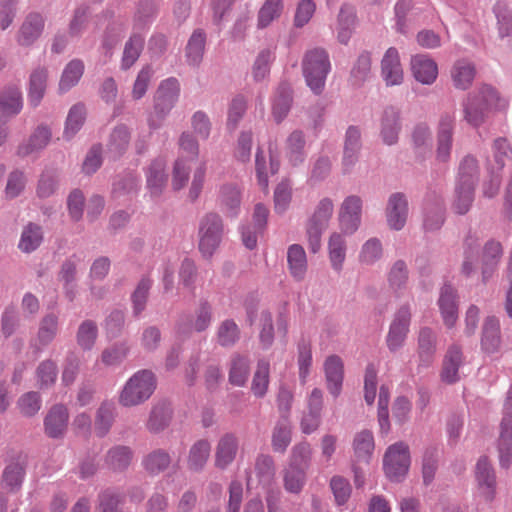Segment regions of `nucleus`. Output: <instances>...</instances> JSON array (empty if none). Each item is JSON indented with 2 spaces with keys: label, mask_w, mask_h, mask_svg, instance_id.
Wrapping results in <instances>:
<instances>
[{
  "label": "nucleus",
  "mask_w": 512,
  "mask_h": 512,
  "mask_svg": "<svg viewBox=\"0 0 512 512\" xmlns=\"http://www.w3.org/2000/svg\"><path fill=\"white\" fill-rule=\"evenodd\" d=\"M130 134L125 126H119L114 129L110 136L108 149L114 157L124 153L129 145Z\"/></svg>",
  "instance_id": "774afa93"
},
{
  "label": "nucleus",
  "mask_w": 512,
  "mask_h": 512,
  "mask_svg": "<svg viewBox=\"0 0 512 512\" xmlns=\"http://www.w3.org/2000/svg\"><path fill=\"white\" fill-rule=\"evenodd\" d=\"M361 133L355 126H350L346 132L343 165L345 170L350 169L357 160V154L361 147Z\"/></svg>",
  "instance_id": "7c9ffc66"
},
{
  "label": "nucleus",
  "mask_w": 512,
  "mask_h": 512,
  "mask_svg": "<svg viewBox=\"0 0 512 512\" xmlns=\"http://www.w3.org/2000/svg\"><path fill=\"white\" fill-rule=\"evenodd\" d=\"M115 406L111 402H103L97 410L95 419V431L99 436H104L110 430L114 421Z\"/></svg>",
  "instance_id": "864d4df0"
},
{
  "label": "nucleus",
  "mask_w": 512,
  "mask_h": 512,
  "mask_svg": "<svg viewBox=\"0 0 512 512\" xmlns=\"http://www.w3.org/2000/svg\"><path fill=\"white\" fill-rule=\"evenodd\" d=\"M438 304L444 324L448 328H452L458 318L456 293L452 286L445 285L442 287Z\"/></svg>",
  "instance_id": "412c9836"
},
{
  "label": "nucleus",
  "mask_w": 512,
  "mask_h": 512,
  "mask_svg": "<svg viewBox=\"0 0 512 512\" xmlns=\"http://www.w3.org/2000/svg\"><path fill=\"white\" fill-rule=\"evenodd\" d=\"M410 311L406 307L399 309L391 323L387 335V345L391 351H395L402 346L409 331Z\"/></svg>",
  "instance_id": "f8f14e48"
},
{
  "label": "nucleus",
  "mask_w": 512,
  "mask_h": 512,
  "mask_svg": "<svg viewBox=\"0 0 512 512\" xmlns=\"http://www.w3.org/2000/svg\"><path fill=\"white\" fill-rule=\"evenodd\" d=\"M502 256V246L500 242L488 241L481 253L482 277L485 282L494 272Z\"/></svg>",
  "instance_id": "5701e85b"
},
{
  "label": "nucleus",
  "mask_w": 512,
  "mask_h": 512,
  "mask_svg": "<svg viewBox=\"0 0 512 512\" xmlns=\"http://www.w3.org/2000/svg\"><path fill=\"white\" fill-rule=\"evenodd\" d=\"M478 175L477 160L474 157H465L459 167L458 185L475 186Z\"/></svg>",
  "instance_id": "e2e57ef3"
},
{
  "label": "nucleus",
  "mask_w": 512,
  "mask_h": 512,
  "mask_svg": "<svg viewBox=\"0 0 512 512\" xmlns=\"http://www.w3.org/2000/svg\"><path fill=\"white\" fill-rule=\"evenodd\" d=\"M171 464V456L162 449H156L149 453L143 460L144 468L150 474H159Z\"/></svg>",
  "instance_id": "8fccbe9b"
},
{
  "label": "nucleus",
  "mask_w": 512,
  "mask_h": 512,
  "mask_svg": "<svg viewBox=\"0 0 512 512\" xmlns=\"http://www.w3.org/2000/svg\"><path fill=\"white\" fill-rule=\"evenodd\" d=\"M475 66L467 60H458L451 69V78L455 88L460 90L468 89L475 78Z\"/></svg>",
  "instance_id": "393cba45"
},
{
  "label": "nucleus",
  "mask_w": 512,
  "mask_h": 512,
  "mask_svg": "<svg viewBox=\"0 0 512 512\" xmlns=\"http://www.w3.org/2000/svg\"><path fill=\"white\" fill-rule=\"evenodd\" d=\"M462 364V352L457 346H451L445 356L442 369V380L446 383L456 382L458 377V369Z\"/></svg>",
  "instance_id": "473e14b6"
},
{
  "label": "nucleus",
  "mask_w": 512,
  "mask_h": 512,
  "mask_svg": "<svg viewBox=\"0 0 512 512\" xmlns=\"http://www.w3.org/2000/svg\"><path fill=\"white\" fill-rule=\"evenodd\" d=\"M58 332V317L49 314L46 315L40 322L37 340L40 345L46 346L51 343L56 337Z\"/></svg>",
  "instance_id": "0e129e2a"
},
{
  "label": "nucleus",
  "mask_w": 512,
  "mask_h": 512,
  "mask_svg": "<svg viewBox=\"0 0 512 512\" xmlns=\"http://www.w3.org/2000/svg\"><path fill=\"white\" fill-rule=\"evenodd\" d=\"M21 109V93L17 88H8L0 94V122L18 114Z\"/></svg>",
  "instance_id": "c85d7f7f"
},
{
  "label": "nucleus",
  "mask_w": 512,
  "mask_h": 512,
  "mask_svg": "<svg viewBox=\"0 0 512 512\" xmlns=\"http://www.w3.org/2000/svg\"><path fill=\"white\" fill-rule=\"evenodd\" d=\"M462 105L464 119L474 127L480 126L490 112L476 94H468Z\"/></svg>",
  "instance_id": "4be33fe9"
},
{
  "label": "nucleus",
  "mask_w": 512,
  "mask_h": 512,
  "mask_svg": "<svg viewBox=\"0 0 512 512\" xmlns=\"http://www.w3.org/2000/svg\"><path fill=\"white\" fill-rule=\"evenodd\" d=\"M155 389V375L149 370H140L126 381L119 393L118 401L124 407L138 406L147 401Z\"/></svg>",
  "instance_id": "f257e3e1"
},
{
  "label": "nucleus",
  "mask_w": 512,
  "mask_h": 512,
  "mask_svg": "<svg viewBox=\"0 0 512 512\" xmlns=\"http://www.w3.org/2000/svg\"><path fill=\"white\" fill-rule=\"evenodd\" d=\"M306 470L300 466L287 465L283 470V483L286 491L294 494L301 492L306 482Z\"/></svg>",
  "instance_id": "4c0bfd02"
},
{
  "label": "nucleus",
  "mask_w": 512,
  "mask_h": 512,
  "mask_svg": "<svg viewBox=\"0 0 512 512\" xmlns=\"http://www.w3.org/2000/svg\"><path fill=\"white\" fill-rule=\"evenodd\" d=\"M171 414V409L166 404L154 406L147 422L148 430L154 433L164 430L169 425Z\"/></svg>",
  "instance_id": "09e8293b"
},
{
  "label": "nucleus",
  "mask_w": 512,
  "mask_h": 512,
  "mask_svg": "<svg viewBox=\"0 0 512 512\" xmlns=\"http://www.w3.org/2000/svg\"><path fill=\"white\" fill-rule=\"evenodd\" d=\"M475 94L490 111L505 110L508 106L507 101L490 85H482Z\"/></svg>",
  "instance_id": "49530a36"
},
{
  "label": "nucleus",
  "mask_w": 512,
  "mask_h": 512,
  "mask_svg": "<svg viewBox=\"0 0 512 512\" xmlns=\"http://www.w3.org/2000/svg\"><path fill=\"white\" fill-rule=\"evenodd\" d=\"M482 347L487 352H494L500 345L499 321L494 317H488L483 326Z\"/></svg>",
  "instance_id": "79ce46f5"
},
{
  "label": "nucleus",
  "mask_w": 512,
  "mask_h": 512,
  "mask_svg": "<svg viewBox=\"0 0 512 512\" xmlns=\"http://www.w3.org/2000/svg\"><path fill=\"white\" fill-rule=\"evenodd\" d=\"M180 93V85L176 78L163 80L155 95V112L163 118L174 107Z\"/></svg>",
  "instance_id": "0eeeda50"
},
{
  "label": "nucleus",
  "mask_w": 512,
  "mask_h": 512,
  "mask_svg": "<svg viewBox=\"0 0 512 512\" xmlns=\"http://www.w3.org/2000/svg\"><path fill=\"white\" fill-rule=\"evenodd\" d=\"M291 442V428L287 418H282L276 424L272 433V447L275 452L283 453Z\"/></svg>",
  "instance_id": "603ef678"
},
{
  "label": "nucleus",
  "mask_w": 512,
  "mask_h": 512,
  "mask_svg": "<svg viewBox=\"0 0 512 512\" xmlns=\"http://www.w3.org/2000/svg\"><path fill=\"white\" fill-rule=\"evenodd\" d=\"M362 200L360 197L348 196L342 203L339 212V222L346 234L354 233L361 222Z\"/></svg>",
  "instance_id": "6e6552de"
},
{
  "label": "nucleus",
  "mask_w": 512,
  "mask_h": 512,
  "mask_svg": "<svg viewBox=\"0 0 512 512\" xmlns=\"http://www.w3.org/2000/svg\"><path fill=\"white\" fill-rule=\"evenodd\" d=\"M86 116L85 107L82 104L74 105L67 116L64 129V137L72 138L82 127Z\"/></svg>",
  "instance_id": "bf43d9fd"
},
{
  "label": "nucleus",
  "mask_w": 512,
  "mask_h": 512,
  "mask_svg": "<svg viewBox=\"0 0 512 512\" xmlns=\"http://www.w3.org/2000/svg\"><path fill=\"white\" fill-rule=\"evenodd\" d=\"M381 76L387 86H397L403 82L404 72L399 52L395 47L388 48L383 55Z\"/></svg>",
  "instance_id": "9d476101"
},
{
  "label": "nucleus",
  "mask_w": 512,
  "mask_h": 512,
  "mask_svg": "<svg viewBox=\"0 0 512 512\" xmlns=\"http://www.w3.org/2000/svg\"><path fill=\"white\" fill-rule=\"evenodd\" d=\"M42 240L43 233L41 227L34 223H28L23 228L18 247L22 252L30 253L40 246Z\"/></svg>",
  "instance_id": "e433bc0d"
},
{
  "label": "nucleus",
  "mask_w": 512,
  "mask_h": 512,
  "mask_svg": "<svg viewBox=\"0 0 512 512\" xmlns=\"http://www.w3.org/2000/svg\"><path fill=\"white\" fill-rule=\"evenodd\" d=\"M401 130L400 112L394 107H387L380 119V135L387 145L397 142Z\"/></svg>",
  "instance_id": "f3484780"
},
{
  "label": "nucleus",
  "mask_w": 512,
  "mask_h": 512,
  "mask_svg": "<svg viewBox=\"0 0 512 512\" xmlns=\"http://www.w3.org/2000/svg\"><path fill=\"white\" fill-rule=\"evenodd\" d=\"M44 19L40 14H29L22 23L18 33L17 42L21 46L32 45L42 34Z\"/></svg>",
  "instance_id": "a211bd4d"
},
{
  "label": "nucleus",
  "mask_w": 512,
  "mask_h": 512,
  "mask_svg": "<svg viewBox=\"0 0 512 512\" xmlns=\"http://www.w3.org/2000/svg\"><path fill=\"white\" fill-rule=\"evenodd\" d=\"M287 265L293 279L296 281L304 280L308 269V261L306 252L301 245L292 244L288 247Z\"/></svg>",
  "instance_id": "6ab92c4d"
},
{
  "label": "nucleus",
  "mask_w": 512,
  "mask_h": 512,
  "mask_svg": "<svg viewBox=\"0 0 512 512\" xmlns=\"http://www.w3.org/2000/svg\"><path fill=\"white\" fill-rule=\"evenodd\" d=\"M292 102V92L287 84H281L273 102L272 114L276 122H281L288 114Z\"/></svg>",
  "instance_id": "58836bf2"
},
{
  "label": "nucleus",
  "mask_w": 512,
  "mask_h": 512,
  "mask_svg": "<svg viewBox=\"0 0 512 512\" xmlns=\"http://www.w3.org/2000/svg\"><path fill=\"white\" fill-rule=\"evenodd\" d=\"M51 139V131L46 126H39L31 135L27 143L18 147V155L25 157L43 149Z\"/></svg>",
  "instance_id": "2f4dec72"
},
{
  "label": "nucleus",
  "mask_w": 512,
  "mask_h": 512,
  "mask_svg": "<svg viewBox=\"0 0 512 512\" xmlns=\"http://www.w3.org/2000/svg\"><path fill=\"white\" fill-rule=\"evenodd\" d=\"M283 8V0H266L258 11V27H268L281 16Z\"/></svg>",
  "instance_id": "a18cd8bd"
},
{
  "label": "nucleus",
  "mask_w": 512,
  "mask_h": 512,
  "mask_svg": "<svg viewBox=\"0 0 512 512\" xmlns=\"http://www.w3.org/2000/svg\"><path fill=\"white\" fill-rule=\"evenodd\" d=\"M211 321L212 308L207 302H203L198 306L194 316L186 324L183 322L178 324V329L183 332L186 330L202 332L210 326Z\"/></svg>",
  "instance_id": "bb28decb"
},
{
  "label": "nucleus",
  "mask_w": 512,
  "mask_h": 512,
  "mask_svg": "<svg viewBox=\"0 0 512 512\" xmlns=\"http://www.w3.org/2000/svg\"><path fill=\"white\" fill-rule=\"evenodd\" d=\"M275 59L274 50L264 48L259 51L252 66V76L255 81H262L270 72V66Z\"/></svg>",
  "instance_id": "de8ad7c7"
},
{
  "label": "nucleus",
  "mask_w": 512,
  "mask_h": 512,
  "mask_svg": "<svg viewBox=\"0 0 512 512\" xmlns=\"http://www.w3.org/2000/svg\"><path fill=\"white\" fill-rule=\"evenodd\" d=\"M240 338L238 325L231 319L224 320L217 329V341L223 347L233 346Z\"/></svg>",
  "instance_id": "13d9d810"
},
{
  "label": "nucleus",
  "mask_w": 512,
  "mask_h": 512,
  "mask_svg": "<svg viewBox=\"0 0 512 512\" xmlns=\"http://www.w3.org/2000/svg\"><path fill=\"white\" fill-rule=\"evenodd\" d=\"M500 462L509 466L512 461V397L510 396L504 406V415L501 422L499 438Z\"/></svg>",
  "instance_id": "1a4fd4ad"
},
{
  "label": "nucleus",
  "mask_w": 512,
  "mask_h": 512,
  "mask_svg": "<svg viewBox=\"0 0 512 512\" xmlns=\"http://www.w3.org/2000/svg\"><path fill=\"white\" fill-rule=\"evenodd\" d=\"M302 68L307 86L316 95L321 94L331 68L327 52L320 48L309 50L304 56Z\"/></svg>",
  "instance_id": "f03ea898"
},
{
  "label": "nucleus",
  "mask_w": 512,
  "mask_h": 512,
  "mask_svg": "<svg viewBox=\"0 0 512 512\" xmlns=\"http://www.w3.org/2000/svg\"><path fill=\"white\" fill-rule=\"evenodd\" d=\"M419 357L423 365L428 366L435 353V335L429 328H423L419 334Z\"/></svg>",
  "instance_id": "5fc2aeb1"
},
{
  "label": "nucleus",
  "mask_w": 512,
  "mask_h": 512,
  "mask_svg": "<svg viewBox=\"0 0 512 512\" xmlns=\"http://www.w3.org/2000/svg\"><path fill=\"white\" fill-rule=\"evenodd\" d=\"M411 71L414 78L425 85L434 83L438 76V66L436 62L425 54L412 56Z\"/></svg>",
  "instance_id": "2eb2a0df"
},
{
  "label": "nucleus",
  "mask_w": 512,
  "mask_h": 512,
  "mask_svg": "<svg viewBox=\"0 0 512 512\" xmlns=\"http://www.w3.org/2000/svg\"><path fill=\"white\" fill-rule=\"evenodd\" d=\"M25 465L17 460L10 462L2 473V487L10 492H17L25 477Z\"/></svg>",
  "instance_id": "a878e982"
},
{
  "label": "nucleus",
  "mask_w": 512,
  "mask_h": 512,
  "mask_svg": "<svg viewBox=\"0 0 512 512\" xmlns=\"http://www.w3.org/2000/svg\"><path fill=\"white\" fill-rule=\"evenodd\" d=\"M69 419L66 406L62 404L53 405L44 419L45 433L51 438H60L64 435Z\"/></svg>",
  "instance_id": "ddd939ff"
},
{
  "label": "nucleus",
  "mask_w": 512,
  "mask_h": 512,
  "mask_svg": "<svg viewBox=\"0 0 512 512\" xmlns=\"http://www.w3.org/2000/svg\"><path fill=\"white\" fill-rule=\"evenodd\" d=\"M255 475L259 483L269 485L275 476L274 460L269 455H259L255 462Z\"/></svg>",
  "instance_id": "680f3d73"
},
{
  "label": "nucleus",
  "mask_w": 512,
  "mask_h": 512,
  "mask_svg": "<svg viewBox=\"0 0 512 512\" xmlns=\"http://www.w3.org/2000/svg\"><path fill=\"white\" fill-rule=\"evenodd\" d=\"M389 398H390V389L386 385H382L379 391V399H378V423L380 427L381 434H388L390 431V421H389Z\"/></svg>",
  "instance_id": "4d7b16f0"
},
{
  "label": "nucleus",
  "mask_w": 512,
  "mask_h": 512,
  "mask_svg": "<svg viewBox=\"0 0 512 512\" xmlns=\"http://www.w3.org/2000/svg\"><path fill=\"white\" fill-rule=\"evenodd\" d=\"M270 364L266 360H259L252 380L251 390L256 397H263L269 386Z\"/></svg>",
  "instance_id": "3c124183"
},
{
  "label": "nucleus",
  "mask_w": 512,
  "mask_h": 512,
  "mask_svg": "<svg viewBox=\"0 0 512 512\" xmlns=\"http://www.w3.org/2000/svg\"><path fill=\"white\" fill-rule=\"evenodd\" d=\"M84 63L82 60L73 59L64 68L59 81V90L66 92L74 87L81 79L84 73Z\"/></svg>",
  "instance_id": "f704fd0d"
},
{
  "label": "nucleus",
  "mask_w": 512,
  "mask_h": 512,
  "mask_svg": "<svg viewBox=\"0 0 512 512\" xmlns=\"http://www.w3.org/2000/svg\"><path fill=\"white\" fill-rule=\"evenodd\" d=\"M239 450V440L236 435L226 433L222 435L215 448L214 465L225 469L233 463Z\"/></svg>",
  "instance_id": "9b49d317"
},
{
  "label": "nucleus",
  "mask_w": 512,
  "mask_h": 512,
  "mask_svg": "<svg viewBox=\"0 0 512 512\" xmlns=\"http://www.w3.org/2000/svg\"><path fill=\"white\" fill-rule=\"evenodd\" d=\"M98 328L92 320L83 321L77 331V343L84 350H90L95 344Z\"/></svg>",
  "instance_id": "69168bd1"
},
{
  "label": "nucleus",
  "mask_w": 512,
  "mask_h": 512,
  "mask_svg": "<svg viewBox=\"0 0 512 512\" xmlns=\"http://www.w3.org/2000/svg\"><path fill=\"white\" fill-rule=\"evenodd\" d=\"M179 155L173 167L172 187L180 190L186 186L190 176V163L199 156V144L188 132H183L178 141Z\"/></svg>",
  "instance_id": "7ed1b4c3"
},
{
  "label": "nucleus",
  "mask_w": 512,
  "mask_h": 512,
  "mask_svg": "<svg viewBox=\"0 0 512 512\" xmlns=\"http://www.w3.org/2000/svg\"><path fill=\"white\" fill-rule=\"evenodd\" d=\"M82 262L83 261L80 256L72 255L61 266V270L59 272V280L64 283L68 294H70L69 287L76 280V274L82 267Z\"/></svg>",
  "instance_id": "338daca9"
},
{
  "label": "nucleus",
  "mask_w": 512,
  "mask_h": 512,
  "mask_svg": "<svg viewBox=\"0 0 512 512\" xmlns=\"http://www.w3.org/2000/svg\"><path fill=\"white\" fill-rule=\"evenodd\" d=\"M444 222L443 201L437 200L435 203L427 202L425 205L424 227L427 230H435L441 227Z\"/></svg>",
  "instance_id": "052dcab7"
},
{
  "label": "nucleus",
  "mask_w": 512,
  "mask_h": 512,
  "mask_svg": "<svg viewBox=\"0 0 512 512\" xmlns=\"http://www.w3.org/2000/svg\"><path fill=\"white\" fill-rule=\"evenodd\" d=\"M356 23L355 9L350 5H343L338 15L337 38L340 43L347 44L350 40Z\"/></svg>",
  "instance_id": "cd10ccee"
},
{
  "label": "nucleus",
  "mask_w": 512,
  "mask_h": 512,
  "mask_svg": "<svg viewBox=\"0 0 512 512\" xmlns=\"http://www.w3.org/2000/svg\"><path fill=\"white\" fill-rule=\"evenodd\" d=\"M223 233V224L219 215L206 214L199 225V250L205 257H210L218 248Z\"/></svg>",
  "instance_id": "39448f33"
},
{
  "label": "nucleus",
  "mask_w": 512,
  "mask_h": 512,
  "mask_svg": "<svg viewBox=\"0 0 512 512\" xmlns=\"http://www.w3.org/2000/svg\"><path fill=\"white\" fill-rule=\"evenodd\" d=\"M249 374L250 366L248 357L234 354L230 360L229 382L234 386H243Z\"/></svg>",
  "instance_id": "72a5a7b5"
},
{
  "label": "nucleus",
  "mask_w": 512,
  "mask_h": 512,
  "mask_svg": "<svg viewBox=\"0 0 512 512\" xmlns=\"http://www.w3.org/2000/svg\"><path fill=\"white\" fill-rule=\"evenodd\" d=\"M477 483V496L487 503H491L496 496V476L486 457H481L475 469Z\"/></svg>",
  "instance_id": "423d86ee"
},
{
  "label": "nucleus",
  "mask_w": 512,
  "mask_h": 512,
  "mask_svg": "<svg viewBox=\"0 0 512 512\" xmlns=\"http://www.w3.org/2000/svg\"><path fill=\"white\" fill-rule=\"evenodd\" d=\"M133 453L127 446H115L106 455V465L113 471H123L131 463Z\"/></svg>",
  "instance_id": "ea45409f"
},
{
  "label": "nucleus",
  "mask_w": 512,
  "mask_h": 512,
  "mask_svg": "<svg viewBox=\"0 0 512 512\" xmlns=\"http://www.w3.org/2000/svg\"><path fill=\"white\" fill-rule=\"evenodd\" d=\"M408 215V203L401 193L392 194L386 208L387 222L390 228L400 230L404 227Z\"/></svg>",
  "instance_id": "dca6fc26"
},
{
  "label": "nucleus",
  "mask_w": 512,
  "mask_h": 512,
  "mask_svg": "<svg viewBox=\"0 0 512 512\" xmlns=\"http://www.w3.org/2000/svg\"><path fill=\"white\" fill-rule=\"evenodd\" d=\"M205 42V33L200 29L195 30L186 47V56L190 63L198 64L201 61L204 53Z\"/></svg>",
  "instance_id": "6e6d98bb"
},
{
  "label": "nucleus",
  "mask_w": 512,
  "mask_h": 512,
  "mask_svg": "<svg viewBox=\"0 0 512 512\" xmlns=\"http://www.w3.org/2000/svg\"><path fill=\"white\" fill-rule=\"evenodd\" d=\"M47 76L45 68L35 69L30 76L29 101L33 106H37L44 96Z\"/></svg>",
  "instance_id": "37998d69"
},
{
  "label": "nucleus",
  "mask_w": 512,
  "mask_h": 512,
  "mask_svg": "<svg viewBox=\"0 0 512 512\" xmlns=\"http://www.w3.org/2000/svg\"><path fill=\"white\" fill-rule=\"evenodd\" d=\"M37 386L46 389L54 385L58 375V368L55 361L46 359L39 363L35 371Z\"/></svg>",
  "instance_id": "c03bdc74"
},
{
  "label": "nucleus",
  "mask_w": 512,
  "mask_h": 512,
  "mask_svg": "<svg viewBox=\"0 0 512 512\" xmlns=\"http://www.w3.org/2000/svg\"><path fill=\"white\" fill-rule=\"evenodd\" d=\"M375 448L374 437L371 431L358 432L353 440V450L357 462L368 463Z\"/></svg>",
  "instance_id": "c756f323"
},
{
  "label": "nucleus",
  "mask_w": 512,
  "mask_h": 512,
  "mask_svg": "<svg viewBox=\"0 0 512 512\" xmlns=\"http://www.w3.org/2000/svg\"><path fill=\"white\" fill-rule=\"evenodd\" d=\"M326 386L331 395L338 397L342 391L344 365L337 355H331L324 362Z\"/></svg>",
  "instance_id": "4468645a"
},
{
  "label": "nucleus",
  "mask_w": 512,
  "mask_h": 512,
  "mask_svg": "<svg viewBox=\"0 0 512 512\" xmlns=\"http://www.w3.org/2000/svg\"><path fill=\"white\" fill-rule=\"evenodd\" d=\"M409 446L405 442L390 445L383 457V470L391 481H400L406 476L410 467Z\"/></svg>",
  "instance_id": "20e7f679"
},
{
  "label": "nucleus",
  "mask_w": 512,
  "mask_h": 512,
  "mask_svg": "<svg viewBox=\"0 0 512 512\" xmlns=\"http://www.w3.org/2000/svg\"><path fill=\"white\" fill-rule=\"evenodd\" d=\"M165 168L166 160L163 157H158L151 162L147 169V187L152 196L160 195L166 185L167 174Z\"/></svg>",
  "instance_id": "aec40b11"
},
{
  "label": "nucleus",
  "mask_w": 512,
  "mask_h": 512,
  "mask_svg": "<svg viewBox=\"0 0 512 512\" xmlns=\"http://www.w3.org/2000/svg\"><path fill=\"white\" fill-rule=\"evenodd\" d=\"M219 200L221 206L230 216H235L241 203V192L236 184H225L220 188Z\"/></svg>",
  "instance_id": "c9c22d12"
},
{
  "label": "nucleus",
  "mask_w": 512,
  "mask_h": 512,
  "mask_svg": "<svg viewBox=\"0 0 512 512\" xmlns=\"http://www.w3.org/2000/svg\"><path fill=\"white\" fill-rule=\"evenodd\" d=\"M211 446L207 440L195 442L189 451L188 467L193 471H201L210 456Z\"/></svg>",
  "instance_id": "a19ab883"
},
{
  "label": "nucleus",
  "mask_w": 512,
  "mask_h": 512,
  "mask_svg": "<svg viewBox=\"0 0 512 512\" xmlns=\"http://www.w3.org/2000/svg\"><path fill=\"white\" fill-rule=\"evenodd\" d=\"M346 240L339 233H332L328 240V257L331 267L337 273H340L343 269V265L346 259Z\"/></svg>",
  "instance_id": "b1692460"
}]
</instances>
